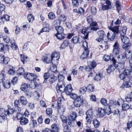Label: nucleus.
Masks as SVG:
<instances>
[{"instance_id": "obj_22", "label": "nucleus", "mask_w": 132, "mask_h": 132, "mask_svg": "<svg viewBox=\"0 0 132 132\" xmlns=\"http://www.w3.org/2000/svg\"><path fill=\"white\" fill-rule=\"evenodd\" d=\"M125 56L122 54L119 55L116 58V60L118 61V62H120L124 61L125 58Z\"/></svg>"}, {"instance_id": "obj_31", "label": "nucleus", "mask_w": 132, "mask_h": 132, "mask_svg": "<svg viewBox=\"0 0 132 132\" xmlns=\"http://www.w3.org/2000/svg\"><path fill=\"white\" fill-rule=\"evenodd\" d=\"M57 79V77L55 76L54 74H51L50 75V78L49 79L50 82L51 83H53Z\"/></svg>"}, {"instance_id": "obj_19", "label": "nucleus", "mask_w": 132, "mask_h": 132, "mask_svg": "<svg viewBox=\"0 0 132 132\" xmlns=\"http://www.w3.org/2000/svg\"><path fill=\"white\" fill-rule=\"evenodd\" d=\"M8 61L7 57H5L2 54H0V63L6 64H7Z\"/></svg>"}, {"instance_id": "obj_47", "label": "nucleus", "mask_w": 132, "mask_h": 132, "mask_svg": "<svg viewBox=\"0 0 132 132\" xmlns=\"http://www.w3.org/2000/svg\"><path fill=\"white\" fill-rule=\"evenodd\" d=\"M5 76L4 73H1L0 74V82L2 81L3 82L5 80Z\"/></svg>"}, {"instance_id": "obj_50", "label": "nucleus", "mask_w": 132, "mask_h": 132, "mask_svg": "<svg viewBox=\"0 0 132 132\" xmlns=\"http://www.w3.org/2000/svg\"><path fill=\"white\" fill-rule=\"evenodd\" d=\"M73 122H74V121L72 120V119L70 118L69 117L67 118V120L65 123L67 125H70Z\"/></svg>"}, {"instance_id": "obj_56", "label": "nucleus", "mask_w": 132, "mask_h": 132, "mask_svg": "<svg viewBox=\"0 0 132 132\" xmlns=\"http://www.w3.org/2000/svg\"><path fill=\"white\" fill-rule=\"evenodd\" d=\"M87 90L86 87H84L81 88L80 89V93L82 94H84Z\"/></svg>"}, {"instance_id": "obj_58", "label": "nucleus", "mask_w": 132, "mask_h": 132, "mask_svg": "<svg viewBox=\"0 0 132 132\" xmlns=\"http://www.w3.org/2000/svg\"><path fill=\"white\" fill-rule=\"evenodd\" d=\"M125 99L127 102H128L131 101L132 100V94L128 95L126 97Z\"/></svg>"}, {"instance_id": "obj_25", "label": "nucleus", "mask_w": 132, "mask_h": 132, "mask_svg": "<svg viewBox=\"0 0 132 132\" xmlns=\"http://www.w3.org/2000/svg\"><path fill=\"white\" fill-rule=\"evenodd\" d=\"M3 86L6 88H9L10 87L11 83L9 80H6L2 82Z\"/></svg>"}, {"instance_id": "obj_57", "label": "nucleus", "mask_w": 132, "mask_h": 132, "mask_svg": "<svg viewBox=\"0 0 132 132\" xmlns=\"http://www.w3.org/2000/svg\"><path fill=\"white\" fill-rule=\"evenodd\" d=\"M18 80V78L16 77H15L12 78L11 80V83L13 84L14 85L17 83Z\"/></svg>"}, {"instance_id": "obj_62", "label": "nucleus", "mask_w": 132, "mask_h": 132, "mask_svg": "<svg viewBox=\"0 0 132 132\" xmlns=\"http://www.w3.org/2000/svg\"><path fill=\"white\" fill-rule=\"evenodd\" d=\"M126 81V83L125 84V87L126 88L131 87L132 85L131 82L129 81Z\"/></svg>"}, {"instance_id": "obj_5", "label": "nucleus", "mask_w": 132, "mask_h": 132, "mask_svg": "<svg viewBox=\"0 0 132 132\" xmlns=\"http://www.w3.org/2000/svg\"><path fill=\"white\" fill-rule=\"evenodd\" d=\"M129 74V71L128 70L126 69L123 73L120 75L119 77L121 79L125 81L129 80L128 75Z\"/></svg>"}, {"instance_id": "obj_6", "label": "nucleus", "mask_w": 132, "mask_h": 132, "mask_svg": "<svg viewBox=\"0 0 132 132\" xmlns=\"http://www.w3.org/2000/svg\"><path fill=\"white\" fill-rule=\"evenodd\" d=\"M114 47L112 51V53L113 55H117L118 54L120 50L119 44L117 42H116L113 45Z\"/></svg>"}, {"instance_id": "obj_28", "label": "nucleus", "mask_w": 132, "mask_h": 132, "mask_svg": "<svg viewBox=\"0 0 132 132\" xmlns=\"http://www.w3.org/2000/svg\"><path fill=\"white\" fill-rule=\"evenodd\" d=\"M119 64L118 65L117 69L119 72H120L122 70V71L124 70H123L124 68V65L123 63L122 62H118Z\"/></svg>"}, {"instance_id": "obj_13", "label": "nucleus", "mask_w": 132, "mask_h": 132, "mask_svg": "<svg viewBox=\"0 0 132 132\" xmlns=\"http://www.w3.org/2000/svg\"><path fill=\"white\" fill-rule=\"evenodd\" d=\"M65 110V108L63 105H59L58 106V113L60 115H62L64 114Z\"/></svg>"}, {"instance_id": "obj_41", "label": "nucleus", "mask_w": 132, "mask_h": 132, "mask_svg": "<svg viewBox=\"0 0 132 132\" xmlns=\"http://www.w3.org/2000/svg\"><path fill=\"white\" fill-rule=\"evenodd\" d=\"M131 107V105L130 106L128 104L124 103L122 105V109L123 111H126Z\"/></svg>"}, {"instance_id": "obj_11", "label": "nucleus", "mask_w": 132, "mask_h": 132, "mask_svg": "<svg viewBox=\"0 0 132 132\" xmlns=\"http://www.w3.org/2000/svg\"><path fill=\"white\" fill-rule=\"evenodd\" d=\"M97 34L99 37L96 39V40L98 42H100L104 39L105 35L104 31L103 30H100L98 31Z\"/></svg>"}, {"instance_id": "obj_16", "label": "nucleus", "mask_w": 132, "mask_h": 132, "mask_svg": "<svg viewBox=\"0 0 132 132\" xmlns=\"http://www.w3.org/2000/svg\"><path fill=\"white\" fill-rule=\"evenodd\" d=\"M97 115L99 117H103L105 114V110L102 108H98L97 110Z\"/></svg>"}, {"instance_id": "obj_53", "label": "nucleus", "mask_w": 132, "mask_h": 132, "mask_svg": "<svg viewBox=\"0 0 132 132\" xmlns=\"http://www.w3.org/2000/svg\"><path fill=\"white\" fill-rule=\"evenodd\" d=\"M56 58H52V57H51V62L52 63V64H56L58 63V61L59 59H56Z\"/></svg>"}, {"instance_id": "obj_12", "label": "nucleus", "mask_w": 132, "mask_h": 132, "mask_svg": "<svg viewBox=\"0 0 132 132\" xmlns=\"http://www.w3.org/2000/svg\"><path fill=\"white\" fill-rule=\"evenodd\" d=\"M67 19L66 16L64 15H61L58 19V20L55 21L54 23L55 24H56L57 26L60 25V22L65 21Z\"/></svg>"}, {"instance_id": "obj_3", "label": "nucleus", "mask_w": 132, "mask_h": 132, "mask_svg": "<svg viewBox=\"0 0 132 132\" xmlns=\"http://www.w3.org/2000/svg\"><path fill=\"white\" fill-rule=\"evenodd\" d=\"M24 77L25 79L30 81H31L34 80H36L37 76L34 73H27L25 74Z\"/></svg>"}, {"instance_id": "obj_9", "label": "nucleus", "mask_w": 132, "mask_h": 132, "mask_svg": "<svg viewBox=\"0 0 132 132\" xmlns=\"http://www.w3.org/2000/svg\"><path fill=\"white\" fill-rule=\"evenodd\" d=\"M112 61L113 63V64L111 65L106 69L107 72L109 73H110L112 71H113L116 68L114 64L116 63V59L113 57L112 58Z\"/></svg>"}, {"instance_id": "obj_45", "label": "nucleus", "mask_w": 132, "mask_h": 132, "mask_svg": "<svg viewBox=\"0 0 132 132\" xmlns=\"http://www.w3.org/2000/svg\"><path fill=\"white\" fill-rule=\"evenodd\" d=\"M86 88L88 91L89 92H92L94 90V87L90 84Z\"/></svg>"}, {"instance_id": "obj_61", "label": "nucleus", "mask_w": 132, "mask_h": 132, "mask_svg": "<svg viewBox=\"0 0 132 132\" xmlns=\"http://www.w3.org/2000/svg\"><path fill=\"white\" fill-rule=\"evenodd\" d=\"M101 102L102 105H106L107 104V100L105 98H102L101 100Z\"/></svg>"}, {"instance_id": "obj_63", "label": "nucleus", "mask_w": 132, "mask_h": 132, "mask_svg": "<svg viewBox=\"0 0 132 132\" xmlns=\"http://www.w3.org/2000/svg\"><path fill=\"white\" fill-rule=\"evenodd\" d=\"M70 95V97L71 98L75 100L78 97H80V96H78V95L74 93H72Z\"/></svg>"}, {"instance_id": "obj_55", "label": "nucleus", "mask_w": 132, "mask_h": 132, "mask_svg": "<svg viewBox=\"0 0 132 132\" xmlns=\"http://www.w3.org/2000/svg\"><path fill=\"white\" fill-rule=\"evenodd\" d=\"M46 112L47 115L49 116H50L52 115V109L51 108H48L46 109Z\"/></svg>"}, {"instance_id": "obj_52", "label": "nucleus", "mask_w": 132, "mask_h": 132, "mask_svg": "<svg viewBox=\"0 0 132 132\" xmlns=\"http://www.w3.org/2000/svg\"><path fill=\"white\" fill-rule=\"evenodd\" d=\"M120 2L118 1H117L116 3V6L118 12L119 13V11L120 9L121 5L120 4Z\"/></svg>"}, {"instance_id": "obj_30", "label": "nucleus", "mask_w": 132, "mask_h": 132, "mask_svg": "<svg viewBox=\"0 0 132 132\" xmlns=\"http://www.w3.org/2000/svg\"><path fill=\"white\" fill-rule=\"evenodd\" d=\"M50 73L48 72L44 73L43 76L44 80L43 82V83H47V79L49 78L50 76Z\"/></svg>"}, {"instance_id": "obj_27", "label": "nucleus", "mask_w": 132, "mask_h": 132, "mask_svg": "<svg viewBox=\"0 0 132 132\" xmlns=\"http://www.w3.org/2000/svg\"><path fill=\"white\" fill-rule=\"evenodd\" d=\"M130 51L129 50H126L124 53V55L125 56V57L128 59H129L130 58H132V54H130Z\"/></svg>"}, {"instance_id": "obj_23", "label": "nucleus", "mask_w": 132, "mask_h": 132, "mask_svg": "<svg viewBox=\"0 0 132 132\" xmlns=\"http://www.w3.org/2000/svg\"><path fill=\"white\" fill-rule=\"evenodd\" d=\"M89 54V51L85 49L82 54L80 58L83 60L86 59Z\"/></svg>"}, {"instance_id": "obj_46", "label": "nucleus", "mask_w": 132, "mask_h": 132, "mask_svg": "<svg viewBox=\"0 0 132 132\" xmlns=\"http://www.w3.org/2000/svg\"><path fill=\"white\" fill-rule=\"evenodd\" d=\"M27 18L29 22L33 21L34 19V17L31 14H29L28 15Z\"/></svg>"}, {"instance_id": "obj_14", "label": "nucleus", "mask_w": 132, "mask_h": 132, "mask_svg": "<svg viewBox=\"0 0 132 132\" xmlns=\"http://www.w3.org/2000/svg\"><path fill=\"white\" fill-rule=\"evenodd\" d=\"M6 116V111L3 108L0 109V121L5 119V117Z\"/></svg>"}, {"instance_id": "obj_54", "label": "nucleus", "mask_w": 132, "mask_h": 132, "mask_svg": "<svg viewBox=\"0 0 132 132\" xmlns=\"http://www.w3.org/2000/svg\"><path fill=\"white\" fill-rule=\"evenodd\" d=\"M48 16L49 18L50 19H53L55 18V14L52 12L48 14Z\"/></svg>"}, {"instance_id": "obj_37", "label": "nucleus", "mask_w": 132, "mask_h": 132, "mask_svg": "<svg viewBox=\"0 0 132 132\" xmlns=\"http://www.w3.org/2000/svg\"><path fill=\"white\" fill-rule=\"evenodd\" d=\"M27 88V85L25 83H22L20 86V89L23 91H25L26 90Z\"/></svg>"}, {"instance_id": "obj_34", "label": "nucleus", "mask_w": 132, "mask_h": 132, "mask_svg": "<svg viewBox=\"0 0 132 132\" xmlns=\"http://www.w3.org/2000/svg\"><path fill=\"white\" fill-rule=\"evenodd\" d=\"M69 44V42L68 40H64L63 41L60 47V48H64L67 47Z\"/></svg>"}, {"instance_id": "obj_49", "label": "nucleus", "mask_w": 132, "mask_h": 132, "mask_svg": "<svg viewBox=\"0 0 132 132\" xmlns=\"http://www.w3.org/2000/svg\"><path fill=\"white\" fill-rule=\"evenodd\" d=\"M90 12L92 14L95 15L97 12L96 8L94 6L92 7L91 8Z\"/></svg>"}, {"instance_id": "obj_59", "label": "nucleus", "mask_w": 132, "mask_h": 132, "mask_svg": "<svg viewBox=\"0 0 132 132\" xmlns=\"http://www.w3.org/2000/svg\"><path fill=\"white\" fill-rule=\"evenodd\" d=\"M27 57L23 55H21V60L23 64L24 63V62L27 60Z\"/></svg>"}, {"instance_id": "obj_1", "label": "nucleus", "mask_w": 132, "mask_h": 132, "mask_svg": "<svg viewBox=\"0 0 132 132\" xmlns=\"http://www.w3.org/2000/svg\"><path fill=\"white\" fill-rule=\"evenodd\" d=\"M55 28L57 31V33L55 35L56 37L60 40L63 39L65 37V35L63 33L64 30L63 27L59 26L56 27Z\"/></svg>"}, {"instance_id": "obj_10", "label": "nucleus", "mask_w": 132, "mask_h": 132, "mask_svg": "<svg viewBox=\"0 0 132 132\" xmlns=\"http://www.w3.org/2000/svg\"><path fill=\"white\" fill-rule=\"evenodd\" d=\"M83 103L82 100L81 96L78 97L74 102V106L76 107H80Z\"/></svg>"}, {"instance_id": "obj_51", "label": "nucleus", "mask_w": 132, "mask_h": 132, "mask_svg": "<svg viewBox=\"0 0 132 132\" xmlns=\"http://www.w3.org/2000/svg\"><path fill=\"white\" fill-rule=\"evenodd\" d=\"M102 77V74L98 73L96 74L94 79L97 81H99L101 80Z\"/></svg>"}, {"instance_id": "obj_18", "label": "nucleus", "mask_w": 132, "mask_h": 132, "mask_svg": "<svg viewBox=\"0 0 132 132\" xmlns=\"http://www.w3.org/2000/svg\"><path fill=\"white\" fill-rule=\"evenodd\" d=\"M116 35L113 32H108L107 34V37L110 41H113L115 39Z\"/></svg>"}, {"instance_id": "obj_15", "label": "nucleus", "mask_w": 132, "mask_h": 132, "mask_svg": "<svg viewBox=\"0 0 132 132\" xmlns=\"http://www.w3.org/2000/svg\"><path fill=\"white\" fill-rule=\"evenodd\" d=\"M65 92L68 95H70L73 90L71 84H69L67 85L65 88Z\"/></svg>"}, {"instance_id": "obj_40", "label": "nucleus", "mask_w": 132, "mask_h": 132, "mask_svg": "<svg viewBox=\"0 0 132 132\" xmlns=\"http://www.w3.org/2000/svg\"><path fill=\"white\" fill-rule=\"evenodd\" d=\"M30 125L32 127H35L37 125V122L35 120L31 119L30 122Z\"/></svg>"}, {"instance_id": "obj_24", "label": "nucleus", "mask_w": 132, "mask_h": 132, "mask_svg": "<svg viewBox=\"0 0 132 132\" xmlns=\"http://www.w3.org/2000/svg\"><path fill=\"white\" fill-rule=\"evenodd\" d=\"M42 60L43 62L46 63H48L51 62V59L50 56H43L42 58Z\"/></svg>"}, {"instance_id": "obj_43", "label": "nucleus", "mask_w": 132, "mask_h": 132, "mask_svg": "<svg viewBox=\"0 0 132 132\" xmlns=\"http://www.w3.org/2000/svg\"><path fill=\"white\" fill-rule=\"evenodd\" d=\"M79 0H72V4L73 6L75 7L79 6Z\"/></svg>"}, {"instance_id": "obj_48", "label": "nucleus", "mask_w": 132, "mask_h": 132, "mask_svg": "<svg viewBox=\"0 0 132 132\" xmlns=\"http://www.w3.org/2000/svg\"><path fill=\"white\" fill-rule=\"evenodd\" d=\"M8 73L11 75H14L15 73V71L14 70V68H12L10 69L8 71Z\"/></svg>"}, {"instance_id": "obj_7", "label": "nucleus", "mask_w": 132, "mask_h": 132, "mask_svg": "<svg viewBox=\"0 0 132 132\" xmlns=\"http://www.w3.org/2000/svg\"><path fill=\"white\" fill-rule=\"evenodd\" d=\"M113 21H112L111 22H110V25H109V24H108V27L109 29L112 31L111 32H113L116 35L118 34L119 32V27L117 26H115L112 27V26L113 24Z\"/></svg>"}, {"instance_id": "obj_4", "label": "nucleus", "mask_w": 132, "mask_h": 132, "mask_svg": "<svg viewBox=\"0 0 132 132\" xmlns=\"http://www.w3.org/2000/svg\"><path fill=\"white\" fill-rule=\"evenodd\" d=\"M93 110L92 109H89L87 111L86 113V119L88 123H90L93 118Z\"/></svg>"}, {"instance_id": "obj_38", "label": "nucleus", "mask_w": 132, "mask_h": 132, "mask_svg": "<svg viewBox=\"0 0 132 132\" xmlns=\"http://www.w3.org/2000/svg\"><path fill=\"white\" fill-rule=\"evenodd\" d=\"M58 77L59 82H60L61 83H62V84L64 83L63 81L64 79V77L63 75L60 74H59Z\"/></svg>"}, {"instance_id": "obj_33", "label": "nucleus", "mask_w": 132, "mask_h": 132, "mask_svg": "<svg viewBox=\"0 0 132 132\" xmlns=\"http://www.w3.org/2000/svg\"><path fill=\"white\" fill-rule=\"evenodd\" d=\"M14 111V109L13 108H9L6 111V116H9L13 113Z\"/></svg>"}, {"instance_id": "obj_2", "label": "nucleus", "mask_w": 132, "mask_h": 132, "mask_svg": "<svg viewBox=\"0 0 132 132\" xmlns=\"http://www.w3.org/2000/svg\"><path fill=\"white\" fill-rule=\"evenodd\" d=\"M122 43L124 44L123 46V48L125 49H127L131 46V44L129 42V38L125 35H120Z\"/></svg>"}, {"instance_id": "obj_35", "label": "nucleus", "mask_w": 132, "mask_h": 132, "mask_svg": "<svg viewBox=\"0 0 132 132\" xmlns=\"http://www.w3.org/2000/svg\"><path fill=\"white\" fill-rule=\"evenodd\" d=\"M77 117V114L75 112L72 111L69 117L70 118L75 121Z\"/></svg>"}, {"instance_id": "obj_21", "label": "nucleus", "mask_w": 132, "mask_h": 132, "mask_svg": "<svg viewBox=\"0 0 132 132\" xmlns=\"http://www.w3.org/2000/svg\"><path fill=\"white\" fill-rule=\"evenodd\" d=\"M89 28L85 27L83 28L81 31V32L84 35L85 39H87L88 37L89 31H88V29Z\"/></svg>"}, {"instance_id": "obj_60", "label": "nucleus", "mask_w": 132, "mask_h": 132, "mask_svg": "<svg viewBox=\"0 0 132 132\" xmlns=\"http://www.w3.org/2000/svg\"><path fill=\"white\" fill-rule=\"evenodd\" d=\"M33 95L36 99H38L39 97H40L39 93H38L37 91H35L33 93Z\"/></svg>"}, {"instance_id": "obj_20", "label": "nucleus", "mask_w": 132, "mask_h": 132, "mask_svg": "<svg viewBox=\"0 0 132 132\" xmlns=\"http://www.w3.org/2000/svg\"><path fill=\"white\" fill-rule=\"evenodd\" d=\"M83 39L81 37H79L77 36L73 37L72 39V41L74 43H80L82 42Z\"/></svg>"}, {"instance_id": "obj_8", "label": "nucleus", "mask_w": 132, "mask_h": 132, "mask_svg": "<svg viewBox=\"0 0 132 132\" xmlns=\"http://www.w3.org/2000/svg\"><path fill=\"white\" fill-rule=\"evenodd\" d=\"M64 83L62 84L60 82H58L56 86V88L57 93L65 92V88Z\"/></svg>"}, {"instance_id": "obj_26", "label": "nucleus", "mask_w": 132, "mask_h": 132, "mask_svg": "<svg viewBox=\"0 0 132 132\" xmlns=\"http://www.w3.org/2000/svg\"><path fill=\"white\" fill-rule=\"evenodd\" d=\"M20 100L21 103L24 105H26L27 103V101L26 98L24 96L20 97Z\"/></svg>"}, {"instance_id": "obj_32", "label": "nucleus", "mask_w": 132, "mask_h": 132, "mask_svg": "<svg viewBox=\"0 0 132 132\" xmlns=\"http://www.w3.org/2000/svg\"><path fill=\"white\" fill-rule=\"evenodd\" d=\"M28 122V120L26 118H23L20 120V123L22 125L26 124Z\"/></svg>"}, {"instance_id": "obj_39", "label": "nucleus", "mask_w": 132, "mask_h": 132, "mask_svg": "<svg viewBox=\"0 0 132 132\" xmlns=\"http://www.w3.org/2000/svg\"><path fill=\"white\" fill-rule=\"evenodd\" d=\"M93 123L94 127L96 128L98 127L100 124L99 121L96 119H94L93 120Z\"/></svg>"}, {"instance_id": "obj_44", "label": "nucleus", "mask_w": 132, "mask_h": 132, "mask_svg": "<svg viewBox=\"0 0 132 132\" xmlns=\"http://www.w3.org/2000/svg\"><path fill=\"white\" fill-rule=\"evenodd\" d=\"M17 72V74L19 75H22L24 73V70L23 68H21L18 70Z\"/></svg>"}, {"instance_id": "obj_17", "label": "nucleus", "mask_w": 132, "mask_h": 132, "mask_svg": "<svg viewBox=\"0 0 132 132\" xmlns=\"http://www.w3.org/2000/svg\"><path fill=\"white\" fill-rule=\"evenodd\" d=\"M96 62L94 61H92L90 63V65L88 66L85 68L86 71H90L92 69H93L96 67Z\"/></svg>"}, {"instance_id": "obj_36", "label": "nucleus", "mask_w": 132, "mask_h": 132, "mask_svg": "<svg viewBox=\"0 0 132 132\" xmlns=\"http://www.w3.org/2000/svg\"><path fill=\"white\" fill-rule=\"evenodd\" d=\"M127 28L126 26H123L120 32V35H125L126 34Z\"/></svg>"}, {"instance_id": "obj_29", "label": "nucleus", "mask_w": 132, "mask_h": 132, "mask_svg": "<svg viewBox=\"0 0 132 132\" xmlns=\"http://www.w3.org/2000/svg\"><path fill=\"white\" fill-rule=\"evenodd\" d=\"M52 58H56V59H59L60 57L59 53L58 52H53L51 56Z\"/></svg>"}, {"instance_id": "obj_64", "label": "nucleus", "mask_w": 132, "mask_h": 132, "mask_svg": "<svg viewBox=\"0 0 132 132\" xmlns=\"http://www.w3.org/2000/svg\"><path fill=\"white\" fill-rule=\"evenodd\" d=\"M64 132H70L71 130L70 128L67 126H65L64 127L63 129Z\"/></svg>"}, {"instance_id": "obj_42", "label": "nucleus", "mask_w": 132, "mask_h": 132, "mask_svg": "<svg viewBox=\"0 0 132 132\" xmlns=\"http://www.w3.org/2000/svg\"><path fill=\"white\" fill-rule=\"evenodd\" d=\"M52 130L57 132L59 131V128L58 126L56 124H53L52 126Z\"/></svg>"}]
</instances>
